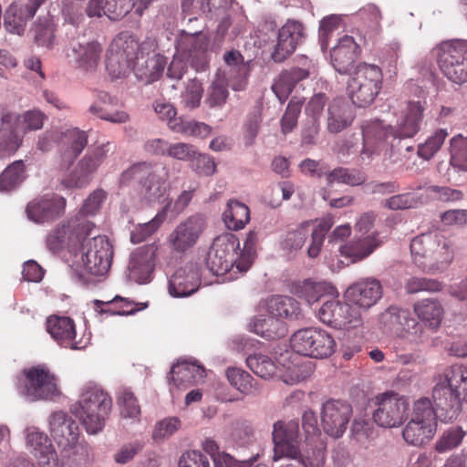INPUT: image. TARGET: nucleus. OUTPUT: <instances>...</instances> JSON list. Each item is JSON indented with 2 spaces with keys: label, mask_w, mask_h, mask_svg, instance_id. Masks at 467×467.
<instances>
[{
  "label": "nucleus",
  "mask_w": 467,
  "mask_h": 467,
  "mask_svg": "<svg viewBox=\"0 0 467 467\" xmlns=\"http://www.w3.org/2000/svg\"><path fill=\"white\" fill-rule=\"evenodd\" d=\"M223 60L225 65L223 74L226 76V81L231 82L234 90L244 89L253 60L245 61L241 52L234 48L223 55Z\"/></svg>",
  "instance_id": "obj_25"
},
{
  "label": "nucleus",
  "mask_w": 467,
  "mask_h": 467,
  "mask_svg": "<svg viewBox=\"0 0 467 467\" xmlns=\"http://www.w3.org/2000/svg\"><path fill=\"white\" fill-rule=\"evenodd\" d=\"M426 101H410L404 116L396 128V134L400 140L402 138L414 137L421 128Z\"/></svg>",
  "instance_id": "obj_32"
},
{
  "label": "nucleus",
  "mask_w": 467,
  "mask_h": 467,
  "mask_svg": "<svg viewBox=\"0 0 467 467\" xmlns=\"http://www.w3.org/2000/svg\"><path fill=\"white\" fill-rule=\"evenodd\" d=\"M47 330L60 345H72L76 336L74 321L67 317L51 316L47 320Z\"/></svg>",
  "instance_id": "obj_41"
},
{
  "label": "nucleus",
  "mask_w": 467,
  "mask_h": 467,
  "mask_svg": "<svg viewBox=\"0 0 467 467\" xmlns=\"http://www.w3.org/2000/svg\"><path fill=\"white\" fill-rule=\"evenodd\" d=\"M58 150L60 166L68 169L88 145V134L77 128L62 131Z\"/></svg>",
  "instance_id": "obj_27"
},
{
  "label": "nucleus",
  "mask_w": 467,
  "mask_h": 467,
  "mask_svg": "<svg viewBox=\"0 0 467 467\" xmlns=\"http://www.w3.org/2000/svg\"><path fill=\"white\" fill-rule=\"evenodd\" d=\"M26 179L23 161H16L0 174V192L7 193L16 189Z\"/></svg>",
  "instance_id": "obj_48"
},
{
  "label": "nucleus",
  "mask_w": 467,
  "mask_h": 467,
  "mask_svg": "<svg viewBox=\"0 0 467 467\" xmlns=\"http://www.w3.org/2000/svg\"><path fill=\"white\" fill-rule=\"evenodd\" d=\"M308 76L309 72L306 69H303L300 67H293L289 70L283 72L282 75L280 76L279 83L273 86L272 88L281 100L282 99L277 93V89L279 88L285 90V92H291L292 88L297 82L308 78Z\"/></svg>",
  "instance_id": "obj_61"
},
{
  "label": "nucleus",
  "mask_w": 467,
  "mask_h": 467,
  "mask_svg": "<svg viewBox=\"0 0 467 467\" xmlns=\"http://www.w3.org/2000/svg\"><path fill=\"white\" fill-rule=\"evenodd\" d=\"M445 382L467 402V366L453 365L444 373Z\"/></svg>",
  "instance_id": "obj_51"
},
{
  "label": "nucleus",
  "mask_w": 467,
  "mask_h": 467,
  "mask_svg": "<svg viewBox=\"0 0 467 467\" xmlns=\"http://www.w3.org/2000/svg\"><path fill=\"white\" fill-rule=\"evenodd\" d=\"M171 130L184 136L203 139L210 135L212 128L204 122L182 118L171 121Z\"/></svg>",
  "instance_id": "obj_49"
},
{
  "label": "nucleus",
  "mask_w": 467,
  "mask_h": 467,
  "mask_svg": "<svg viewBox=\"0 0 467 467\" xmlns=\"http://www.w3.org/2000/svg\"><path fill=\"white\" fill-rule=\"evenodd\" d=\"M376 404L372 419L379 427L397 428L408 419L410 401L405 396L387 391L376 397Z\"/></svg>",
  "instance_id": "obj_9"
},
{
  "label": "nucleus",
  "mask_w": 467,
  "mask_h": 467,
  "mask_svg": "<svg viewBox=\"0 0 467 467\" xmlns=\"http://www.w3.org/2000/svg\"><path fill=\"white\" fill-rule=\"evenodd\" d=\"M439 63L442 73L451 82H467V47L462 41L445 42L440 47Z\"/></svg>",
  "instance_id": "obj_13"
},
{
  "label": "nucleus",
  "mask_w": 467,
  "mask_h": 467,
  "mask_svg": "<svg viewBox=\"0 0 467 467\" xmlns=\"http://www.w3.org/2000/svg\"><path fill=\"white\" fill-rule=\"evenodd\" d=\"M106 68L112 78H120L129 74L133 69V64L129 58L116 53L113 47L107 54Z\"/></svg>",
  "instance_id": "obj_56"
},
{
  "label": "nucleus",
  "mask_w": 467,
  "mask_h": 467,
  "mask_svg": "<svg viewBox=\"0 0 467 467\" xmlns=\"http://www.w3.org/2000/svg\"><path fill=\"white\" fill-rule=\"evenodd\" d=\"M413 311L429 329L437 330L440 327L443 318L444 309L437 299H421L414 304Z\"/></svg>",
  "instance_id": "obj_35"
},
{
  "label": "nucleus",
  "mask_w": 467,
  "mask_h": 467,
  "mask_svg": "<svg viewBox=\"0 0 467 467\" xmlns=\"http://www.w3.org/2000/svg\"><path fill=\"white\" fill-rule=\"evenodd\" d=\"M168 178V170L162 166L152 170L150 174L147 175L140 183V194L147 202H164L166 193V180Z\"/></svg>",
  "instance_id": "obj_30"
},
{
  "label": "nucleus",
  "mask_w": 467,
  "mask_h": 467,
  "mask_svg": "<svg viewBox=\"0 0 467 467\" xmlns=\"http://www.w3.org/2000/svg\"><path fill=\"white\" fill-rule=\"evenodd\" d=\"M248 368L262 379H270L275 373V365L272 359L263 354L251 355L246 358Z\"/></svg>",
  "instance_id": "obj_57"
},
{
  "label": "nucleus",
  "mask_w": 467,
  "mask_h": 467,
  "mask_svg": "<svg viewBox=\"0 0 467 467\" xmlns=\"http://www.w3.org/2000/svg\"><path fill=\"white\" fill-rule=\"evenodd\" d=\"M258 241V232L250 231L247 234L244 244V249L239 256V261L236 262V270L240 274L243 275L250 269L256 254V245Z\"/></svg>",
  "instance_id": "obj_53"
},
{
  "label": "nucleus",
  "mask_w": 467,
  "mask_h": 467,
  "mask_svg": "<svg viewBox=\"0 0 467 467\" xmlns=\"http://www.w3.org/2000/svg\"><path fill=\"white\" fill-rule=\"evenodd\" d=\"M272 441L274 444V462L283 459H301L299 424L297 421H275L273 425Z\"/></svg>",
  "instance_id": "obj_10"
},
{
  "label": "nucleus",
  "mask_w": 467,
  "mask_h": 467,
  "mask_svg": "<svg viewBox=\"0 0 467 467\" xmlns=\"http://www.w3.org/2000/svg\"><path fill=\"white\" fill-rule=\"evenodd\" d=\"M67 201L57 194H46L29 202L26 208L27 218L36 223L53 222L62 216Z\"/></svg>",
  "instance_id": "obj_18"
},
{
  "label": "nucleus",
  "mask_w": 467,
  "mask_h": 467,
  "mask_svg": "<svg viewBox=\"0 0 467 467\" xmlns=\"http://www.w3.org/2000/svg\"><path fill=\"white\" fill-rule=\"evenodd\" d=\"M305 37L303 24L296 20H287L278 31L277 42L271 53V58L275 63L285 61L295 52L296 47L304 42Z\"/></svg>",
  "instance_id": "obj_19"
},
{
  "label": "nucleus",
  "mask_w": 467,
  "mask_h": 467,
  "mask_svg": "<svg viewBox=\"0 0 467 467\" xmlns=\"http://www.w3.org/2000/svg\"><path fill=\"white\" fill-rule=\"evenodd\" d=\"M205 228V218L202 214H194L182 222L170 234L169 241L174 251L184 253L198 241Z\"/></svg>",
  "instance_id": "obj_20"
},
{
  "label": "nucleus",
  "mask_w": 467,
  "mask_h": 467,
  "mask_svg": "<svg viewBox=\"0 0 467 467\" xmlns=\"http://www.w3.org/2000/svg\"><path fill=\"white\" fill-rule=\"evenodd\" d=\"M96 309L100 313H110L112 315L128 316L137 312L136 308H129L132 303L127 298L116 296L112 300H95Z\"/></svg>",
  "instance_id": "obj_55"
},
{
  "label": "nucleus",
  "mask_w": 467,
  "mask_h": 467,
  "mask_svg": "<svg viewBox=\"0 0 467 467\" xmlns=\"http://www.w3.org/2000/svg\"><path fill=\"white\" fill-rule=\"evenodd\" d=\"M223 219L229 229H242L250 220L249 208L238 201H229L223 213Z\"/></svg>",
  "instance_id": "obj_47"
},
{
  "label": "nucleus",
  "mask_w": 467,
  "mask_h": 467,
  "mask_svg": "<svg viewBox=\"0 0 467 467\" xmlns=\"http://www.w3.org/2000/svg\"><path fill=\"white\" fill-rule=\"evenodd\" d=\"M21 117L16 112L3 111L0 124V156L15 153L22 144L24 132L19 130Z\"/></svg>",
  "instance_id": "obj_22"
},
{
  "label": "nucleus",
  "mask_w": 467,
  "mask_h": 467,
  "mask_svg": "<svg viewBox=\"0 0 467 467\" xmlns=\"http://www.w3.org/2000/svg\"><path fill=\"white\" fill-rule=\"evenodd\" d=\"M397 337L410 345L411 348H415L426 343L430 335L425 326L410 315Z\"/></svg>",
  "instance_id": "obj_44"
},
{
  "label": "nucleus",
  "mask_w": 467,
  "mask_h": 467,
  "mask_svg": "<svg viewBox=\"0 0 467 467\" xmlns=\"http://www.w3.org/2000/svg\"><path fill=\"white\" fill-rule=\"evenodd\" d=\"M381 244V241L376 234L367 235L362 238H354L348 244L339 247L340 254L350 263L361 261L371 254Z\"/></svg>",
  "instance_id": "obj_33"
},
{
  "label": "nucleus",
  "mask_w": 467,
  "mask_h": 467,
  "mask_svg": "<svg viewBox=\"0 0 467 467\" xmlns=\"http://www.w3.org/2000/svg\"><path fill=\"white\" fill-rule=\"evenodd\" d=\"M448 136L447 130H437L428 140L419 145L418 154L424 160H430L441 149Z\"/></svg>",
  "instance_id": "obj_62"
},
{
  "label": "nucleus",
  "mask_w": 467,
  "mask_h": 467,
  "mask_svg": "<svg viewBox=\"0 0 467 467\" xmlns=\"http://www.w3.org/2000/svg\"><path fill=\"white\" fill-rule=\"evenodd\" d=\"M36 12V10L28 3L22 5L12 4L5 11L4 26L8 32L22 35L27 21L35 16Z\"/></svg>",
  "instance_id": "obj_36"
},
{
  "label": "nucleus",
  "mask_w": 467,
  "mask_h": 467,
  "mask_svg": "<svg viewBox=\"0 0 467 467\" xmlns=\"http://www.w3.org/2000/svg\"><path fill=\"white\" fill-rule=\"evenodd\" d=\"M442 287V283L439 280L420 276H411L405 283V290L408 294L435 293L441 291Z\"/></svg>",
  "instance_id": "obj_58"
},
{
  "label": "nucleus",
  "mask_w": 467,
  "mask_h": 467,
  "mask_svg": "<svg viewBox=\"0 0 467 467\" xmlns=\"http://www.w3.org/2000/svg\"><path fill=\"white\" fill-rule=\"evenodd\" d=\"M353 120L348 106L342 99H335L327 109V129L330 133H338L348 128Z\"/></svg>",
  "instance_id": "obj_42"
},
{
  "label": "nucleus",
  "mask_w": 467,
  "mask_h": 467,
  "mask_svg": "<svg viewBox=\"0 0 467 467\" xmlns=\"http://www.w3.org/2000/svg\"><path fill=\"white\" fill-rule=\"evenodd\" d=\"M102 48L97 42L81 44L72 42L67 48V57L70 63L85 72H94L99 65Z\"/></svg>",
  "instance_id": "obj_26"
},
{
  "label": "nucleus",
  "mask_w": 467,
  "mask_h": 467,
  "mask_svg": "<svg viewBox=\"0 0 467 467\" xmlns=\"http://www.w3.org/2000/svg\"><path fill=\"white\" fill-rule=\"evenodd\" d=\"M410 248L415 265L427 274L443 272L453 259L451 242L439 232L414 237Z\"/></svg>",
  "instance_id": "obj_1"
},
{
  "label": "nucleus",
  "mask_w": 467,
  "mask_h": 467,
  "mask_svg": "<svg viewBox=\"0 0 467 467\" xmlns=\"http://www.w3.org/2000/svg\"><path fill=\"white\" fill-rule=\"evenodd\" d=\"M359 53V47L350 36L339 38L331 49L330 56L335 69L340 74H347L353 67Z\"/></svg>",
  "instance_id": "obj_28"
},
{
  "label": "nucleus",
  "mask_w": 467,
  "mask_h": 467,
  "mask_svg": "<svg viewBox=\"0 0 467 467\" xmlns=\"http://www.w3.org/2000/svg\"><path fill=\"white\" fill-rule=\"evenodd\" d=\"M204 368L192 363L181 362L173 365L170 371L168 379L171 380L177 388H187L189 384L195 381L196 378H202Z\"/></svg>",
  "instance_id": "obj_43"
},
{
  "label": "nucleus",
  "mask_w": 467,
  "mask_h": 467,
  "mask_svg": "<svg viewBox=\"0 0 467 467\" xmlns=\"http://www.w3.org/2000/svg\"><path fill=\"white\" fill-rule=\"evenodd\" d=\"M49 431L59 447L62 448V467L80 466L88 458V448L78 443L77 422L62 410L54 411L48 420Z\"/></svg>",
  "instance_id": "obj_2"
},
{
  "label": "nucleus",
  "mask_w": 467,
  "mask_h": 467,
  "mask_svg": "<svg viewBox=\"0 0 467 467\" xmlns=\"http://www.w3.org/2000/svg\"><path fill=\"white\" fill-rule=\"evenodd\" d=\"M382 87V72L378 66L359 64L348 82V93L359 108L370 105Z\"/></svg>",
  "instance_id": "obj_5"
},
{
  "label": "nucleus",
  "mask_w": 467,
  "mask_h": 467,
  "mask_svg": "<svg viewBox=\"0 0 467 467\" xmlns=\"http://www.w3.org/2000/svg\"><path fill=\"white\" fill-rule=\"evenodd\" d=\"M226 378L235 389L244 395H256L260 392L257 382L246 371L239 368H228Z\"/></svg>",
  "instance_id": "obj_46"
},
{
  "label": "nucleus",
  "mask_w": 467,
  "mask_h": 467,
  "mask_svg": "<svg viewBox=\"0 0 467 467\" xmlns=\"http://www.w3.org/2000/svg\"><path fill=\"white\" fill-rule=\"evenodd\" d=\"M267 313L281 320H297L303 318L299 303L293 297L275 296L267 301Z\"/></svg>",
  "instance_id": "obj_37"
},
{
  "label": "nucleus",
  "mask_w": 467,
  "mask_h": 467,
  "mask_svg": "<svg viewBox=\"0 0 467 467\" xmlns=\"http://www.w3.org/2000/svg\"><path fill=\"white\" fill-rule=\"evenodd\" d=\"M111 404V399L106 392L98 388H90L81 394L71 411L82 422L87 432L97 434L104 428Z\"/></svg>",
  "instance_id": "obj_3"
},
{
  "label": "nucleus",
  "mask_w": 467,
  "mask_h": 467,
  "mask_svg": "<svg viewBox=\"0 0 467 467\" xmlns=\"http://www.w3.org/2000/svg\"><path fill=\"white\" fill-rule=\"evenodd\" d=\"M291 347L295 352L302 356L326 358L335 352L336 342L326 330L307 327L294 333Z\"/></svg>",
  "instance_id": "obj_6"
},
{
  "label": "nucleus",
  "mask_w": 467,
  "mask_h": 467,
  "mask_svg": "<svg viewBox=\"0 0 467 467\" xmlns=\"http://www.w3.org/2000/svg\"><path fill=\"white\" fill-rule=\"evenodd\" d=\"M309 234V223H304L296 230L286 234L282 248L288 253L296 252L304 246Z\"/></svg>",
  "instance_id": "obj_59"
},
{
  "label": "nucleus",
  "mask_w": 467,
  "mask_h": 467,
  "mask_svg": "<svg viewBox=\"0 0 467 467\" xmlns=\"http://www.w3.org/2000/svg\"><path fill=\"white\" fill-rule=\"evenodd\" d=\"M32 32L38 46L51 48L55 43V27L52 19L48 16L38 18L35 23Z\"/></svg>",
  "instance_id": "obj_54"
},
{
  "label": "nucleus",
  "mask_w": 467,
  "mask_h": 467,
  "mask_svg": "<svg viewBox=\"0 0 467 467\" xmlns=\"http://www.w3.org/2000/svg\"><path fill=\"white\" fill-rule=\"evenodd\" d=\"M209 38L200 29L182 30L177 40V53L188 60L197 71L204 70L208 65Z\"/></svg>",
  "instance_id": "obj_14"
},
{
  "label": "nucleus",
  "mask_w": 467,
  "mask_h": 467,
  "mask_svg": "<svg viewBox=\"0 0 467 467\" xmlns=\"http://www.w3.org/2000/svg\"><path fill=\"white\" fill-rule=\"evenodd\" d=\"M201 285L199 268L194 264L179 267L169 280L168 290L173 297H186L194 294Z\"/></svg>",
  "instance_id": "obj_23"
},
{
  "label": "nucleus",
  "mask_w": 467,
  "mask_h": 467,
  "mask_svg": "<svg viewBox=\"0 0 467 467\" xmlns=\"http://www.w3.org/2000/svg\"><path fill=\"white\" fill-rule=\"evenodd\" d=\"M450 164L460 171H467V137L458 134L451 139Z\"/></svg>",
  "instance_id": "obj_50"
},
{
  "label": "nucleus",
  "mask_w": 467,
  "mask_h": 467,
  "mask_svg": "<svg viewBox=\"0 0 467 467\" xmlns=\"http://www.w3.org/2000/svg\"><path fill=\"white\" fill-rule=\"evenodd\" d=\"M362 134L367 141L373 142L378 148H379V144L391 139L390 148L383 153V162L388 166L401 161L400 157L401 153L399 147L400 140L396 134V130L390 125L384 124L383 121L379 119L371 120L363 127Z\"/></svg>",
  "instance_id": "obj_16"
},
{
  "label": "nucleus",
  "mask_w": 467,
  "mask_h": 467,
  "mask_svg": "<svg viewBox=\"0 0 467 467\" xmlns=\"http://www.w3.org/2000/svg\"><path fill=\"white\" fill-rule=\"evenodd\" d=\"M23 373L18 389L28 401L49 400L60 394L55 376L45 367H32Z\"/></svg>",
  "instance_id": "obj_8"
},
{
  "label": "nucleus",
  "mask_w": 467,
  "mask_h": 467,
  "mask_svg": "<svg viewBox=\"0 0 467 467\" xmlns=\"http://www.w3.org/2000/svg\"><path fill=\"white\" fill-rule=\"evenodd\" d=\"M330 284L323 281L305 280L297 288L298 296L304 298L308 304L319 300L332 290Z\"/></svg>",
  "instance_id": "obj_52"
},
{
  "label": "nucleus",
  "mask_w": 467,
  "mask_h": 467,
  "mask_svg": "<svg viewBox=\"0 0 467 467\" xmlns=\"http://www.w3.org/2000/svg\"><path fill=\"white\" fill-rule=\"evenodd\" d=\"M381 296L382 285L375 278L360 280L348 286L345 292V297L350 304L366 310L376 305Z\"/></svg>",
  "instance_id": "obj_24"
},
{
  "label": "nucleus",
  "mask_w": 467,
  "mask_h": 467,
  "mask_svg": "<svg viewBox=\"0 0 467 467\" xmlns=\"http://www.w3.org/2000/svg\"><path fill=\"white\" fill-rule=\"evenodd\" d=\"M352 406L341 400H328L321 409V426L324 431L333 437L340 438L344 434L352 417Z\"/></svg>",
  "instance_id": "obj_15"
},
{
  "label": "nucleus",
  "mask_w": 467,
  "mask_h": 467,
  "mask_svg": "<svg viewBox=\"0 0 467 467\" xmlns=\"http://www.w3.org/2000/svg\"><path fill=\"white\" fill-rule=\"evenodd\" d=\"M333 225L332 218H325L323 219L318 225L312 230L311 235V244L307 249V254L311 258L317 257L321 250V246L323 244L325 235L330 230Z\"/></svg>",
  "instance_id": "obj_60"
},
{
  "label": "nucleus",
  "mask_w": 467,
  "mask_h": 467,
  "mask_svg": "<svg viewBox=\"0 0 467 467\" xmlns=\"http://www.w3.org/2000/svg\"><path fill=\"white\" fill-rule=\"evenodd\" d=\"M432 399L436 417L439 415L449 421L458 418L462 410V403L465 402V400L461 399V395L446 382L434 387Z\"/></svg>",
  "instance_id": "obj_21"
},
{
  "label": "nucleus",
  "mask_w": 467,
  "mask_h": 467,
  "mask_svg": "<svg viewBox=\"0 0 467 467\" xmlns=\"http://www.w3.org/2000/svg\"><path fill=\"white\" fill-rule=\"evenodd\" d=\"M26 431V445L33 450L36 456L55 450L51 441L44 432L36 428H28Z\"/></svg>",
  "instance_id": "obj_63"
},
{
  "label": "nucleus",
  "mask_w": 467,
  "mask_h": 467,
  "mask_svg": "<svg viewBox=\"0 0 467 467\" xmlns=\"http://www.w3.org/2000/svg\"><path fill=\"white\" fill-rule=\"evenodd\" d=\"M408 419L402 430V437L408 444L422 446L434 437L437 419L431 400L422 398L415 401Z\"/></svg>",
  "instance_id": "obj_4"
},
{
  "label": "nucleus",
  "mask_w": 467,
  "mask_h": 467,
  "mask_svg": "<svg viewBox=\"0 0 467 467\" xmlns=\"http://www.w3.org/2000/svg\"><path fill=\"white\" fill-rule=\"evenodd\" d=\"M111 47L116 53L129 58V61L134 66L136 61L140 60V55L142 57L144 54L153 53L155 43L150 39L140 43L134 36L122 34L114 40Z\"/></svg>",
  "instance_id": "obj_31"
},
{
  "label": "nucleus",
  "mask_w": 467,
  "mask_h": 467,
  "mask_svg": "<svg viewBox=\"0 0 467 467\" xmlns=\"http://www.w3.org/2000/svg\"><path fill=\"white\" fill-rule=\"evenodd\" d=\"M110 144L104 143L88 148L84 156L78 161L70 174L62 180L66 188H82L89 183L99 167L106 160Z\"/></svg>",
  "instance_id": "obj_12"
},
{
  "label": "nucleus",
  "mask_w": 467,
  "mask_h": 467,
  "mask_svg": "<svg viewBox=\"0 0 467 467\" xmlns=\"http://www.w3.org/2000/svg\"><path fill=\"white\" fill-rule=\"evenodd\" d=\"M150 166L146 162L135 163L121 172L119 178V187L129 186L132 182L140 184L150 174Z\"/></svg>",
  "instance_id": "obj_64"
},
{
  "label": "nucleus",
  "mask_w": 467,
  "mask_h": 467,
  "mask_svg": "<svg viewBox=\"0 0 467 467\" xmlns=\"http://www.w3.org/2000/svg\"><path fill=\"white\" fill-rule=\"evenodd\" d=\"M325 176L327 186L334 182L344 183L349 186L362 185L367 181L366 174L358 169L337 167L332 171L318 173V177Z\"/></svg>",
  "instance_id": "obj_45"
},
{
  "label": "nucleus",
  "mask_w": 467,
  "mask_h": 467,
  "mask_svg": "<svg viewBox=\"0 0 467 467\" xmlns=\"http://www.w3.org/2000/svg\"><path fill=\"white\" fill-rule=\"evenodd\" d=\"M317 317L324 324L337 329L356 327L361 324L359 310L336 299L323 303L317 311Z\"/></svg>",
  "instance_id": "obj_17"
},
{
  "label": "nucleus",
  "mask_w": 467,
  "mask_h": 467,
  "mask_svg": "<svg viewBox=\"0 0 467 467\" xmlns=\"http://www.w3.org/2000/svg\"><path fill=\"white\" fill-rule=\"evenodd\" d=\"M410 315V312L406 309L390 306L379 315V328L384 334L397 337L399 333L402 331L403 325Z\"/></svg>",
  "instance_id": "obj_40"
},
{
  "label": "nucleus",
  "mask_w": 467,
  "mask_h": 467,
  "mask_svg": "<svg viewBox=\"0 0 467 467\" xmlns=\"http://www.w3.org/2000/svg\"><path fill=\"white\" fill-rule=\"evenodd\" d=\"M153 270L151 255L143 249H138L130 254L128 271L129 278L136 283L143 284L150 280Z\"/></svg>",
  "instance_id": "obj_38"
},
{
  "label": "nucleus",
  "mask_w": 467,
  "mask_h": 467,
  "mask_svg": "<svg viewBox=\"0 0 467 467\" xmlns=\"http://www.w3.org/2000/svg\"><path fill=\"white\" fill-rule=\"evenodd\" d=\"M134 6V0H89L86 13L89 17L105 15L111 20H119L127 16Z\"/></svg>",
  "instance_id": "obj_29"
},
{
  "label": "nucleus",
  "mask_w": 467,
  "mask_h": 467,
  "mask_svg": "<svg viewBox=\"0 0 467 467\" xmlns=\"http://www.w3.org/2000/svg\"><path fill=\"white\" fill-rule=\"evenodd\" d=\"M166 65L164 57L152 54H144L140 56V60L136 61L133 69L136 71L137 76L148 83H151L159 79L161 76Z\"/></svg>",
  "instance_id": "obj_39"
},
{
  "label": "nucleus",
  "mask_w": 467,
  "mask_h": 467,
  "mask_svg": "<svg viewBox=\"0 0 467 467\" xmlns=\"http://www.w3.org/2000/svg\"><path fill=\"white\" fill-rule=\"evenodd\" d=\"M81 259L86 271L96 276L108 273L111 265L113 248L104 235H95L80 248Z\"/></svg>",
  "instance_id": "obj_11"
},
{
  "label": "nucleus",
  "mask_w": 467,
  "mask_h": 467,
  "mask_svg": "<svg viewBox=\"0 0 467 467\" xmlns=\"http://www.w3.org/2000/svg\"><path fill=\"white\" fill-rule=\"evenodd\" d=\"M248 327L250 331L269 340L283 337L286 334L284 322L269 313L254 317Z\"/></svg>",
  "instance_id": "obj_34"
},
{
  "label": "nucleus",
  "mask_w": 467,
  "mask_h": 467,
  "mask_svg": "<svg viewBox=\"0 0 467 467\" xmlns=\"http://www.w3.org/2000/svg\"><path fill=\"white\" fill-rule=\"evenodd\" d=\"M239 246V239L232 233L217 236L206 257L209 270L216 275H222L228 272L239 273L236 270V262L239 261V256H235L238 254Z\"/></svg>",
  "instance_id": "obj_7"
}]
</instances>
